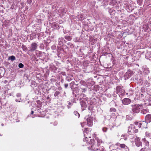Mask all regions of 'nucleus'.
Segmentation results:
<instances>
[{
	"mask_svg": "<svg viewBox=\"0 0 151 151\" xmlns=\"http://www.w3.org/2000/svg\"><path fill=\"white\" fill-rule=\"evenodd\" d=\"M81 41V40L80 39V38L79 37H76L75 39V42H79Z\"/></svg>",
	"mask_w": 151,
	"mask_h": 151,
	"instance_id": "obj_34",
	"label": "nucleus"
},
{
	"mask_svg": "<svg viewBox=\"0 0 151 151\" xmlns=\"http://www.w3.org/2000/svg\"><path fill=\"white\" fill-rule=\"evenodd\" d=\"M5 73V70L4 69H0V74L4 76Z\"/></svg>",
	"mask_w": 151,
	"mask_h": 151,
	"instance_id": "obj_27",
	"label": "nucleus"
},
{
	"mask_svg": "<svg viewBox=\"0 0 151 151\" xmlns=\"http://www.w3.org/2000/svg\"><path fill=\"white\" fill-rule=\"evenodd\" d=\"M116 93H115V92H114L113 94H112V95L114 97H116V96H117V95H116Z\"/></svg>",
	"mask_w": 151,
	"mask_h": 151,
	"instance_id": "obj_45",
	"label": "nucleus"
},
{
	"mask_svg": "<svg viewBox=\"0 0 151 151\" xmlns=\"http://www.w3.org/2000/svg\"><path fill=\"white\" fill-rule=\"evenodd\" d=\"M15 60V58L14 56L12 55L10 56V60L14 61Z\"/></svg>",
	"mask_w": 151,
	"mask_h": 151,
	"instance_id": "obj_35",
	"label": "nucleus"
},
{
	"mask_svg": "<svg viewBox=\"0 0 151 151\" xmlns=\"http://www.w3.org/2000/svg\"><path fill=\"white\" fill-rule=\"evenodd\" d=\"M131 102V100L127 98H125L122 100V104L125 105H128Z\"/></svg>",
	"mask_w": 151,
	"mask_h": 151,
	"instance_id": "obj_12",
	"label": "nucleus"
},
{
	"mask_svg": "<svg viewBox=\"0 0 151 151\" xmlns=\"http://www.w3.org/2000/svg\"><path fill=\"white\" fill-rule=\"evenodd\" d=\"M145 120L148 123L151 122V114L147 115L145 117Z\"/></svg>",
	"mask_w": 151,
	"mask_h": 151,
	"instance_id": "obj_17",
	"label": "nucleus"
},
{
	"mask_svg": "<svg viewBox=\"0 0 151 151\" xmlns=\"http://www.w3.org/2000/svg\"><path fill=\"white\" fill-rule=\"evenodd\" d=\"M145 148H142L139 151H145Z\"/></svg>",
	"mask_w": 151,
	"mask_h": 151,
	"instance_id": "obj_48",
	"label": "nucleus"
},
{
	"mask_svg": "<svg viewBox=\"0 0 151 151\" xmlns=\"http://www.w3.org/2000/svg\"><path fill=\"white\" fill-rule=\"evenodd\" d=\"M80 103L82 107L84 108L82 109V110H84V108L86 107L87 106V100L86 98L81 99L80 101Z\"/></svg>",
	"mask_w": 151,
	"mask_h": 151,
	"instance_id": "obj_3",
	"label": "nucleus"
},
{
	"mask_svg": "<svg viewBox=\"0 0 151 151\" xmlns=\"http://www.w3.org/2000/svg\"><path fill=\"white\" fill-rule=\"evenodd\" d=\"M102 131L104 132H107L108 128L106 127H103L102 128Z\"/></svg>",
	"mask_w": 151,
	"mask_h": 151,
	"instance_id": "obj_30",
	"label": "nucleus"
},
{
	"mask_svg": "<svg viewBox=\"0 0 151 151\" xmlns=\"http://www.w3.org/2000/svg\"><path fill=\"white\" fill-rule=\"evenodd\" d=\"M138 82L140 85H142L143 83V80L142 79H140L138 80Z\"/></svg>",
	"mask_w": 151,
	"mask_h": 151,
	"instance_id": "obj_38",
	"label": "nucleus"
},
{
	"mask_svg": "<svg viewBox=\"0 0 151 151\" xmlns=\"http://www.w3.org/2000/svg\"><path fill=\"white\" fill-rule=\"evenodd\" d=\"M89 132V131L88 130V128H86L85 129V130H84V131H83V134L84 135L85 137V139H83V141H85V140H86L87 141H88L89 140H86V139H88V138L87 137H86V134H88Z\"/></svg>",
	"mask_w": 151,
	"mask_h": 151,
	"instance_id": "obj_15",
	"label": "nucleus"
},
{
	"mask_svg": "<svg viewBox=\"0 0 151 151\" xmlns=\"http://www.w3.org/2000/svg\"><path fill=\"white\" fill-rule=\"evenodd\" d=\"M40 48L41 49H43L44 48V45L43 43H41L40 46Z\"/></svg>",
	"mask_w": 151,
	"mask_h": 151,
	"instance_id": "obj_31",
	"label": "nucleus"
},
{
	"mask_svg": "<svg viewBox=\"0 0 151 151\" xmlns=\"http://www.w3.org/2000/svg\"><path fill=\"white\" fill-rule=\"evenodd\" d=\"M16 101L17 102H20V101H18L17 99H16Z\"/></svg>",
	"mask_w": 151,
	"mask_h": 151,
	"instance_id": "obj_63",
	"label": "nucleus"
},
{
	"mask_svg": "<svg viewBox=\"0 0 151 151\" xmlns=\"http://www.w3.org/2000/svg\"><path fill=\"white\" fill-rule=\"evenodd\" d=\"M141 72L143 73L145 75H147L150 73L149 69L145 65L143 66L142 68Z\"/></svg>",
	"mask_w": 151,
	"mask_h": 151,
	"instance_id": "obj_6",
	"label": "nucleus"
},
{
	"mask_svg": "<svg viewBox=\"0 0 151 151\" xmlns=\"http://www.w3.org/2000/svg\"><path fill=\"white\" fill-rule=\"evenodd\" d=\"M138 130L137 129H134V133H137L138 132Z\"/></svg>",
	"mask_w": 151,
	"mask_h": 151,
	"instance_id": "obj_47",
	"label": "nucleus"
},
{
	"mask_svg": "<svg viewBox=\"0 0 151 151\" xmlns=\"http://www.w3.org/2000/svg\"><path fill=\"white\" fill-rule=\"evenodd\" d=\"M2 61V59L1 58V57L0 56V63Z\"/></svg>",
	"mask_w": 151,
	"mask_h": 151,
	"instance_id": "obj_56",
	"label": "nucleus"
},
{
	"mask_svg": "<svg viewBox=\"0 0 151 151\" xmlns=\"http://www.w3.org/2000/svg\"><path fill=\"white\" fill-rule=\"evenodd\" d=\"M9 91V88L8 86H6L5 88V90L4 91V94L6 95V94H8Z\"/></svg>",
	"mask_w": 151,
	"mask_h": 151,
	"instance_id": "obj_20",
	"label": "nucleus"
},
{
	"mask_svg": "<svg viewBox=\"0 0 151 151\" xmlns=\"http://www.w3.org/2000/svg\"><path fill=\"white\" fill-rule=\"evenodd\" d=\"M135 126L133 124H130L128 128V133L129 134H132L134 133V129H135Z\"/></svg>",
	"mask_w": 151,
	"mask_h": 151,
	"instance_id": "obj_8",
	"label": "nucleus"
},
{
	"mask_svg": "<svg viewBox=\"0 0 151 151\" xmlns=\"http://www.w3.org/2000/svg\"><path fill=\"white\" fill-rule=\"evenodd\" d=\"M117 145L118 146L121 148H123V150H125L126 151H129V149L128 147H127L124 144L117 143Z\"/></svg>",
	"mask_w": 151,
	"mask_h": 151,
	"instance_id": "obj_9",
	"label": "nucleus"
},
{
	"mask_svg": "<svg viewBox=\"0 0 151 151\" xmlns=\"http://www.w3.org/2000/svg\"><path fill=\"white\" fill-rule=\"evenodd\" d=\"M35 53L37 57H40L42 56L44 52L38 50H36L35 51Z\"/></svg>",
	"mask_w": 151,
	"mask_h": 151,
	"instance_id": "obj_16",
	"label": "nucleus"
},
{
	"mask_svg": "<svg viewBox=\"0 0 151 151\" xmlns=\"http://www.w3.org/2000/svg\"><path fill=\"white\" fill-rule=\"evenodd\" d=\"M146 135L147 137L151 139V133L147 132H146Z\"/></svg>",
	"mask_w": 151,
	"mask_h": 151,
	"instance_id": "obj_28",
	"label": "nucleus"
},
{
	"mask_svg": "<svg viewBox=\"0 0 151 151\" xmlns=\"http://www.w3.org/2000/svg\"><path fill=\"white\" fill-rule=\"evenodd\" d=\"M22 47L23 50L25 51L27 50V48L24 45H22Z\"/></svg>",
	"mask_w": 151,
	"mask_h": 151,
	"instance_id": "obj_33",
	"label": "nucleus"
},
{
	"mask_svg": "<svg viewBox=\"0 0 151 151\" xmlns=\"http://www.w3.org/2000/svg\"><path fill=\"white\" fill-rule=\"evenodd\" d=\"M59 46H63V44L66 42L65 40L62 37L59 38L58 40Z\"/></svg>",
	"mask_w": 151,
	"mask_h": 151,
	"instance_id": "obj_10",
	"label": "nucleus"
},
{
	"mask_svg": "<svg viewBox=\"0 0 151 151\" xmlns=\"http://www.w3.org/2000/svg\"><path fill=\"white\" fill-rule=\"evenodd\" d=\"M52 26L53 28H57L58 26V24L56 23H52Z\"/></svg>",
	"mask_w": 151,
	"mask_h": 151,
	"instance_id": "obj_36",
	"label": "nucleus"
},
{
	"mask_svg": "<svg viewBox=\"0 0 151 151\" xmlns=\"http://www.w3.org/2000/svg\"><path fill=\"white\" fill-rule=\"evenodd\" d=\"M38 45L35 42L32 43L31 45L29 48V51L31 52H33L37 48Z\"/></svg>",
	"mask_w": 151,
	"mask_h": 151,
	"instance_id": "obj_4",
	"label": "nucleus"
},
{
	"mask_svg": "<svg viewBox=\"0 0 151 151\" xmlns=\"http://www.w3.org/2000/svg\"><path fill=\"white\" fill-rule=\"evenodd\" d=\"M68 85L67 84H65L64 85L65 87V88H67L68 87Z\"/></svg>",
	"mask_w": 151,
	"mask_h": 151,
	"instance_id": "obj_52",
	"label": "nucleus"
},
{
	"mask_svg": "<svg viewBox=\"0 0 151 151\" xmlns=\"http://www.w3.org/2000/svg\"><path fill=\"white\" fill-rule=\"evenodd\" d=\"M137 3H139V4H140V1L139 0H137Z\"/></svg>",
	"mask_w": 151,
	"mask_h": 151,
	"instance_id": "obj_61",
	"label": "nucleus"
},
{
	"mask_svg": "<svg viewBox=\"0 0 151 151\" xmlns=\"http://www.w3.org/2000/svg\"><path fill=\"white\" fill-rule=\"evenodd\" d=\"M34 112L35 113V112H34V111H32H32H31V114H30V115H31V114H33V113H34Z\"/></svg>",
	"mask_w": 151,
	"mask_h": 151,
	"instance_id": "obj_59",
	"label": "nucleus"
},
{
	"mask_svg": "<svg viewBox=\"0 0 151 151\" xmlns=\"http://www.w3.org/2000/svg\"><path fill=\"white\" fill-rule=\"evenodd\" d=\"M75 84L74 82H72L70 83V85L71 86H73Z\"/></svg>",
	"mask_w": 151,
	"mask_h": 151,
	"instance_id": "obj_46",
	"label": "nucleus"
},
{
	"mask_svg": "<svg viewBox=\"0 0 151 151\" xmlns=\"http://www.w3.org/2000/svg\"><path fill=\"white\" fill-rule=\"evenodd\" d=\"M71 106V103L70 102L68 103V105H67V107L68 109H70Z\"/></svg>",
	"mask_w": 151,
	"mask_h": 151,
	"instance_id": "obj_43",
	"label": "nucleus"
},
{
	"mask_svg": "<svg viewBox=\"0 0 151 151\" xmlns=\"http://www.w3.org/2000/svg\"><path fill=\"white\" fill-rule=\"evenodd\" d=\"M135 144L137 146L139 147L142 146V142L140 141V139L138 137H137L135 139Z\"/></svg>",
	"mask_w": 151,
	"mask_h": 151,
	"instance_id": "obj_11",
	"label": "nucleus"
},
{
	"mask_svg": "<svg viewBox=\"0 0 151 151\" xmlns=\"http://www.w3.org/2000/svg\"><path fill=\"white\" fill-rule=\"evenodd\" d=\"M148 79L150 81H151V76H148Z\"/></svg>",
	"mask_w": 151,
	"mask_h": 151,
	"instance_id": "obj_53",
	"label": "nucleus"
},
{
	"mask_svg": "<svg viewBox=\"0 0 151 151\" xmlns=\"http://www.w3.org/2000/svg\"><path fill=\"white\" fill-rule=\"evenodd\" d=\"M140 93H139L138 92H137V93L136 94V95L137 96L139 95V96H140Z\"/></svg>",
	"mask_w": 151,
	"mask_h": 151,
	"instance_id": "obj_58",
	"label": "nucleus"
},
{
	"mask_svg": "<svg viewBox=\"0 0 151 151\" xmlns=\"http://www.w3.org/2000/svg\"><path fill=\"white\" fill-rule=\"evenodd\" d=\"M84 123H81V126H82L83 127V124H84Z\"/></svg>",
	"mask_w": 151,
	"mask_h": 151,
	"instance_id": "obj_62",
	"label": "nucleus"
},
{
	"mask_svg": "<svg viewBox=\"0 0 151 151\" xmlns=\"http://www.w3.org/2000/svg\"><path fill=\"white\" fill-rule=\"evenodd\" d=\"M145 85L146 87H148L150 85V83L146 80L145 82Z\"/></svg>",
	"mask_w": 151,
	"mask_h": 151,
	"instance_id": "obj_26",
	"label": "nucleus"
},
{
	"mask_svg": "<svg viewBox=\"0 0 151 151\" xmlns=\"http://www.w3.org/2000/svg\"><path fill=\"white\" fill-rule=\"evenodd\" d=\"M134 124L139 128L141 127V122H134Z\"/></svg>",
	"mask_w": 151,
	"mask_h": 151,
	"instance_id": "obj_22",
	"label": "nucleus"
},
{
	"mask_svg": "<svg viewBox=\"0 0 151 151\" xmlns=\"http://www.w3.org/2000/svg\"><path fill=\"white\" fill-rule=\"evenodd\" d=\"M126 94L128 95L129 96H132L133 94V91L132 89H130L127 93Z\"/></svg>",
	"mask_w": 151,
	"mask_h": 151,
	"instance_id": "obj_19",
	"label": "nucleus"
},
{
	"mask_svg": "<svg viewBox=\"0 0 151 151\" xmlns=\"http://www.w3.org/2000/svg\"><path fill=\"white\" fill-rule=\"evenodd\" d=\"M56 48V46L55 45H53L51 47V48L52 50H55Z\"/></svg>",
	"mask_w": 151,
	"mask_h": 151,
	"instance_id": "obj_42",
	"label": "nucleus"
},
{
	"mask_svg": "<svg viewBox=\"0 0 151 151\" xmlns=\"http://www.w3.org/2000/svg\"><path fill=\"white\" fill-rule=\"evenodd\" d=\"M60 92L58 91H56L54 94V96L55 97L58 96L60 94Z\"/></svg>",
	"mask_w": 151,
	"mask_h": 151,
	"instance_id": "obj_32",
	"label": "nucleus"
},
{
	"mask_svg": "<svg viewBox=\"0 0 151 151\" xmlns=\"http://www.w3.org/2000/svg\"><path fill=\"white\" fill-rule=\"evenodd\" d=\"M96 140L97 142L98 146H99L100 144L102 143V141L101 140L99 139L98 138H96Z\"/></svg>",
	"mask_w": 151,
	"mask_h": 151,
	"instance_id": "obj_23",
	"label": "nucleus"
},
{
	"mask_svg": "<svg viewBox=\"0 0 151 151\" xmlns=\"http://www.w3.org/2000/svg\"><path fill=\"white\" fill-rule=\"evenodd\" d=\"M107 96L108 97H109V98H110V97H111V95L110 94H109V93L107 94Z\"/></svg>",
	"mask_w": 151,
	"mask_h": 151,
	"instance_id": "obj_50",
	"label": "nucleus"
},
{
	"mask_svg": "<svg viewBox=\"0 0 151 151\" xmlns=\"http://www.w3.org/2000/svg\"><path fill=\"white\" fill-rule=\"evenodd\" d=\"M72 80V78L70 77H68L67 78L66 80L68 81H70Z\"/></svg>",
	"mask_w": 151,
	"mask_h": 151,
	"instance_id": "obj_40",
	"label": "nucleus"
},
{
	"mask_svg": "<svg viewBox=\"0 0 151 151\" xmlns=\"http://www.w3.org/2000/svg\"><path fill=\"white\" fill-rule=\"evenodd\" d=\"M58 89L60 91L62 89V88L60 87H58Z\"/></svg>",
	"mask_w": 151,
	"mask_h": 151,
	"instance_id": "obj_54",
	"label": "nucleus"
},
{
	"mask_svg": "<svg viewBox=\"0 0 151 151\" xmlns=\"http://www.w3.org/2000/svg\"><path fill=\"white\" fill-rule=\"evenodd\" d=\"M74 115L78 118H79L80 116V115L78 111H75L74 112Z\"/></svg>",
	"mask_w": 151,
	"mask_h": 151,
	"instance_id": "obj_25",
	"label": "nucleus"
},
{
	"mask_svg": "<svg viewBox=\"0 0 151 151\" xmlns=\"http://www.w3.org/2000/svg\"><path fill=\"white\" fill-rule=\"evenodd\" d=\"M91 142V145L89 147H88L89 150H95V149L96 148L95 147L96 146V145H95L94 144H92V141L93 140H91V139H90Z\"/></svg>",
	"mask_w": 151,
	"mask_h": 151,
	"instance_id": "obj_13",
	"label": "nucleus"
},
{
	"mask_svg": "<svg viewBox=\"0 0 151 151\" xmlns=\"http://www.w3.org/2000/svg\"><path fill=\"white\" fill-rule=\"evenodd\" d=\"M3 82H4V83L5 84H6L8 82V81H7V80H5L4 82V81H3Z\"/></svg>",
	"mask_w": 151,
	"mask_h": 151,
	"instance_id": "obj_55",
	"label": "nucleus"
},
{
	"mask_svg": "<svg viewBox=\"0 0 151 151\" xmlns=\"http://www.w3.org/2000/svg\"><path fill=\"white\" fill-rule=\"evenodd\" d=\"M83 91H82L83 92H85V91H86V88H83Z\"/></svg>",
	"mask_w": 151,
	"mask_h": 151,
	"instance_id": "obj_57",
	"label": "nucleus"
},
{
	"mask_svg": "<svg viewBox=\"0 0 151 151\" xmlns=\"http://www.w3.org/2000/svg\"><path fill=\"white\" fill-rule=\"evenodd\" d=\"M132 107V111L134 114L138 113L142 108V104H134L131 106Z\"/></svg>",
	"mask_w": 151,
	"mask_h": 151,
	"instance_id": "obj_1",
	"label": "nucleus"
},
{
	"mask_svg": "<svg viewBox=\"0 0 151 151\" xmlns=\"http://www.w3.org/2000/svg\"><path fill=\"white\" fill-rule=\"evenodd\" d=\"M65 13V11L64 12V11L63 12H62V15H64V14Z\"/></svg>",
	"mask_w": 151,
	"mask_h": 151,
	"instance_id": "obj_60",
	"label": "nucleus"
},
{
	"mask_svg": "<svg viewBox=\"0 0 151 151\" xmlns=\"http://www.w3.org/2000/svg\"><path fill=\"white\" fill-rule=\"evenodd\" d=\"M148 111L147 109H143L141 110V113L144 114H146L147 112Z\"/></svg>",
	"mask_w": 151,
	"mask_h": 151,
	"instance_id": "obj_24",
	"label": "nucleus"
},
{
	"mask_svg": "<svg viewBox=\"0 0 151 151\" xmlns=\"http://www.w3.org/2000/svg\"><path fill=\"white\" fill-rule=\"evenodd\" d=\"M64 37L65 39L68 41H70L72 39L71 37L70 36H65Z\"/></svg>",
	"mask_w": 151,
	"mask_h": 151,
	"instance_id": "obj_29",
	"label": "nucleus"
},
{
	"mask_svg": "<svg viewBox=\"0 0 151 151\" xmlns=\"http://www.w3.org/2000/svg\"><path fill=\"white\" fill-rule=\"evenodd\" d=\"M116 110L114 108H111L110 109V112H115Z\"/></svg>",
	"mask_w": 151,
	"mask_h": 151,
	"instance_id": "obj_37",
	"label": "nucleus"
},
{
	"mask_svg": "<svg viewBox=\"0 0 151 151\" xmlns=\"http://www.w3.org/2000/svg\"><path fill=\"white\" fill-rule=\"evenodd\" d=\"M148 122L146 121H142L141 122V127L143 128H147V124Z\"/></svg>",
	"mask_w": 151,
	"mask_h": 151,
	"instance_id": "obj_18",
	"label": "nucleus"
},
{
	"mask_svg": "<svg viewBox=\"0 0 151 151\" xmlns=\"http://www.w3.org/2000/svg\"><path fill=\"white\" fill-rule=\"evenodd\" d=\"M100 148H96L95 149V150H94V151H100Z\"/></svg>",
	"mask_w": 151,
	"mask_h": 151,
	"instance_id": "obj_51",
	"label": "nucleus"
},
{
	"mask_svg": "<svg viewBox=\"0 0 151 151\" xmlns=\"http://www.w3.org/2000/svg\"><path fill=\"white\" fill-rule=\"evenodd\" d=\"M116 93L119 95V97L122 98L125 93L124 90L123 88V87L120 86H117L116 88Z\"/></svg>",
	"mask_w": 151,
	"mask_h": 151,
	"instance_id": "obj_2",
	"label": "nucleus"
},
{
	"mask_svg": "<svg viewBox=\"0 0 151 151\" xmlns=\"http://www.w3.org/2000/svg\"><path fill=\"white\" fill-rule=\"evenodd\" d=\"M149 104L151 105V95L150 96L149 99Z\"/></svg>",
	"mask_w": 151,
	"mask_h": 151,
	"instance_id": "obj_44",
	"label": "nucleus"
},
{
	"mask_svg": "<svg viewBox=\"0 0 151 151\" xmlns=\"http://www.w3.org/2000/svg\"><path fill=\"white\" fill-rule=\"evenodd\" d=\"M24 66V65L22 63H20L19 64L18 66L19 68H22Z\"/></svg>",
	"mask_w": 151,
	"mask_h": 151,
	"instance_id": "obj_39",
	"label": "nucleus"
},
{
	"mask_svg": "<svg viewBox=\"0 0 151 151\" xmlns=\"http://www.w3.org/2000/svg\"><path fill=\"white\" fill-rule=\"evenodd\" d=\"M21 96V94L20 93H18L17 94V97H19Z\"/></svg>",
	"mask_w": 151,
	"mask_h": 151,
	"instance_id": "obj_49",
	"label": "nucleus"
},
{
	"mask_svg": "<svg viewBox=\"0 0 151 151\" xmlns=\"http://www.w3.org/2000/svg\"><path fill=\"white\" fill-rule=\"evenodd\" d=\"M50 68L52 71L53 72L55 73L58 69L57 67H56L52 64H51L50 65Z\"/></svg>",
	"mask_w": 151,
	"mask_h": 151,
	"instance_id": "obj_14",
	"label": "nucleus"
},
{
	"mask_svg": "<svg viewBox=\"0 0 151 151\" xmlns=\"http://www.w3.org/2000/svg\"><path fill=\"white\" fill-rule=\"evenodd\" d=\"M115 106H117V104L116 103L115 104Z\"/></svg>",
	"mask_w": 151,
	"mask_h": 151,
	"instance_id": "obj_64",
	"label": "nucleus"
},
{
	"mask_svg": "<svg viewBox=\"0 0 151 151\" xmlns=\"http://www.w3.org/2000/svg\"><path fill=\"white\" fill-rule=\"evenodd\" d=\"M133 74V72L131 70H128L125 73L124 76V77L125 80L129 79Z\"/></svg>",
	"mask_w": 151,
	"mask_h": 151,
	"instance_id": "obj_5",
	"label": "nucleus"
},
{
	"mask_svg": "<svg viewBox=\"0 0 151 151\" xmlns=\"http://www.w3.org/2000/svg\"><path fill=\"white\" fill-rule=\"evenodd\" d=\"M99 148H100V151H105V150H104L103 147H99Z\"/></svg>",
	"mask_w": 151,
	"mask_h": 151,
	"instance_id": "obj_41",
	"label": "nucleus"
},
{
	"mask_svg": "<svg viewBox=\"0 0 151 151\" xmlns=\"http://www.w3.org/2000/svg\"><path fill=\"white\" fill-rule=\"evenodd\" d=\"M86 120L87 121V125L89 127H91L93 125V118L91 117H88L86 118Z\"/></svg>",
	"mask_w": 151,
	"mask_h": 151,
	"instance_id": "obj_7",
	"label": "nucleus"
},
{
	"mask_svg": "<svg viewBox=\"0 0 151 151\" xmlns=\"http://www.w3.org/2000/svg\"><path fill=\"white\" fill-rule=\"evenodd\" d=\"M143 141L144 142V144L146 146L148 147L149 146V142L146 140V139L144 138L142 139Z\"/></svg>",
	"mask_w": 151,
	"mask_h": 151,
	"instance_id": "obj_21",
	"label": "nucleus"
}]
</instances>
